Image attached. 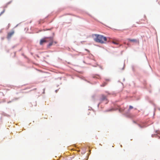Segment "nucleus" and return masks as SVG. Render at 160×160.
I'll return each instance as SVG.
<instances>
[{
  "label": "nucleus",
  "mask_w": 160,
  "mask_h": 160,
  "mask_svg": "<svg viewBox=\"0 0 160 160\" xmlns=\"http://www.w3.org/2000/svg\"><path fill=\"white\" fill-rule=\"evenodd\" d=\"M159 132V131H156V133H157V134H159V132Z\"/></svg>",
  "instance_id": "5701e85b"
},
{
  "label": "nucleus",
  "mask_w": 160,
  "mask_h": 160,
  "mask_svg": "<svg viewBox=\"0 0 160 160\" xmlns=\"http://www.w3.org/2000/svg\"><path fill=\"white\" fill-rule=\"evenodd\" d=\"M113 43H114V44H116V45H119V47H120V46H122V44H119V42L118 41H114V42H113Z\"/></svg>",
  "instance_id": "6e6552de"
},
{
  "label": "nucleus",
  "mask_w": 160,
  "mask_h": 160,
  "mask_svg": "<svg viewBox=\"0 0 160 160\" xmlns=\"http://www.w3.org/2000/svg\"><path fill=\"white\" fill-rule=\"evenodd\" d=\"M113 110V109H108V110L106 111V112H109V111H112Z\"/></svg>",
  "instance_id": "a211bd4d"
},
{
  "label": "nucleus",
  "mask_w": 160,
  "mask_h": 160,
  "mask_svg": "<svg viewBox=\"0 0 160 160\" xmlns=\"http://www.w3.org/2000/svg\"><path fill=\"white\" fill-rule=\"evenodd\" d=\"M44 93V91H43V93Z\"/></svg>",
  "instance_id": "c9c22d12"
},
{
  "label": "nucleus",
  "mask_w": 160,
  "mask_h": 160,
  "mask_svg": "<svg viewBox=\"0 0 160 160\" xmlns=\"http://www.w3.org/2000/svg\"><path fill=\"white\" fill-rule=\"evenodd\" d=\"M85 50L87 51H88V52H89V51L87 49H85Z\"/></svg>",
  "instance_id": "b1692460"
},
{
  "label": "nucleus",
  "mask_w": 160,
  "mask_h": 160,
  "mask_svg": "<svg viewBox=\"0 0 160 160\" xmlns=\"http://www.w3.org/2000/svg\"><path fill=\"white\" fill-rule=\"evenodd\" d=\"M16 100V98H14L12 100L9 101V102H8V103H11L12 102H13L14 100Z\"/></svg>",
  "instance_id": "ddd939ff"
},
{
  "label": "nucleus",
  "mask_w": 160,
  "mask_h": 160,
  "mask_svg": "<svg viewBox=\"0 0 160 160\" xmlns=\"http://www.w3.org/2000/svg\"><path fill=\"white\" fill-rule=\"evenodd\" d=\"M102 40L103 41H108V38L106 37H104L102 35Z\"/></svg>",
  "instance_id": "1a4fd4ad"
},
{
  "label": "nucleus",
  "mask_w": 160,
  "mask_h": 160,
  "mask_svg": "<svg viewBox=\"0 0 160 160\" xmlns=\"http://www.w3.org/2000/svg\"><path fill=\"white\" fill-rule=\"evenodd\" d=\"M118 108L117 109H118L119 111L120 112H122L123 111V110L121 108H119V106H118Z\"/></svg>",
  "instance_id": "9b49d317"
},
{
  "label": "nucleus",
  "mask_w": 160,
  "mask_h": 160,
  "mask_svg": "<svg viewBox=\"0 0 160 160\" xmlns=\"http://www.w3.org/2000/svg\"><path fill=\"white\" fill-rule=\"evenodd\" d=\"M5 9H4V10H3V11H2V12H1V13H0V16L1 15H2V14H3V13H4V12H5Z\"/></svg>",
  "instance_id": "dca6fc26"
},
{
  "label": "nucleus",
  "mask_w": 160,
  "mask_h": 160,
  "mask_svg": "<svg viewBox=\"0 0 160 160\" xmlns=\"http://www.w3.org/2000/svg\"><path fill=\"white\" fill-rule=\"evenodd\" d=\"M154 136L158 137V136L157 135H155V134H152V137H153Z\"/></svg>",
  "instance_id": "aec40b11"
},
{
  "label": "nucleus",
  "mask_w": 160,
  "mask_h": 160,
  "mask_svg": "<svg viewBox=\"0 0 160 160\" xmlns=\"http://www.w3.org/2000/svg\"><path fill=\"white\" fill-rule=\"evenodd\" d=\"M128 40L129 41L131 42H135L137 41V40L136 39H131L130 38H128Z\"/></svg>",
  "instance_id": "0eeeda50"
},
{
  "label": "nucleus",
  "mask_w": 160,
  "mask_h": 160,
  "mask_svg": "<svg viewBox=\"0 0 160 160\" xmlns=\"http://www.w3.org/2000/svg\"><path fill=\"white\" fill-rule=\"evenodd\" d=\"M51 29H48V30H50Z\"/></svg>",
  "instance_id": "72a5a7b5"
},
{
  "label": "nucleus",
  "mask_w": 160,
  "mask_h": 160,
  "mask_svg": "<svg viewBox=\"0 0 160 160\" xmlns=\"http://www.w3.org/2000/svg\"><path fill=\"white\" fill-rule=\"evenodd\" d=\"M108 102H106V104H107Z\"/></svg>",
  "instance_id": "f704fd0d"
},
{
  "label": "nucleus",
  "mask_w": 160,
  "mask_h": 160,
  "mask_svg": "<svg viewBox=\"0 0 160 160\" xmlns=\"http://www.w3.org/2000/svg\"><path fill=\"white\" fill-rule=\"evenodd\" d=\"M100 104V103H99L98 104V107H99V104Z\"/></svg>",
  "instance_id": "7c9ffc66"
},
{
  "label": "nucleus",
  "mask_w": 160,
  "mask_h": 160,
  "mask_svg": "<svg viewBox=\"0 0 160 160\" xmlns=\"http://www.w3.org/2000/svg\"><path fill=\"white\" fill-rule=\"evenodd\" d=\"M12 2V1L11 0L10 1H9V2H8L7 3V4H6V7H7V6H8V5L9 4H10Z\"/></svg>",
  "instance_id": "4468645a"
},
{
  "label": "nucleus",
  "mask_w": 160,
  "mask_h": 160,
  "mask_svg": "<svg viewBox=\"0 0 160 160\" xmlns=\"http://www.w3.org/2000/svg\"><path fill=\"white\" fill-rule=\"evenodd\" d=\"M94 36H95V38H94V40L96 42H99L101 43H105L104 41L102 40V35L97 34L92 35V37H94Z\"/></svg>",
  "instance_id": "f257e3e1"
},
{
  "label": "nucleus",
  "mask_w": 160,
  "mask_h": 160,
  "mask_svg": "<svg viewBox=\"0 0 160 160\" xmlns=\"http://www.w3.org/2000/svg\"><path fill=\"white\" fill-rule=\"evenodd\" d=\"M44 22V20H40L39 21V24H41L42 23H43Z\"/></svg>",
  "instance_id": "2eb2a0df"
},
{
  "label": "nucleus",
  "mask_w": 160,
  "mask_h": 160,
  "mask_svg": "<svg viewBox=\"0 0 160 160\" xmlns=\"http://www.w3.org/2000/svg\"><path fill=\"white\" fill-rule=\"evenodd\" d=\"M95 96V95H92V100H93V101H94V98Z\"/></svg>",
  "instance_id": "6ab92c4d"
},
{
  "label": "nucleus",
  "mask_w": 160,
  "mask_h": 160,
  "mask_svg": "<svg viewBox=\"0 0 160 160\" xmlns=\"http://www.w3.org/2000/svg\"><path fill=\"white\" fill-rule=\"evenodd\" d=\"M50 42L47 45V48H49L50 46L52 45L53 43V38L52 37V40L49 41Z\"/></svg>",
  "instance_id": "39448f33"
},
{
  "label": "nucleus",
  "mask_w": 160,
  "mask_h": 160,
  "mask_svg": "<svg viewBox=\"0 0 160 160\" xmlns=\"http://www.w3.org/2000/svg\"><path fill=\"white\" fill-rule=\"evenodd\" d=\"M159 138H160V137H159Z\"/></svg>",
  "instance_id": "4c0bfd02"
},
{
  "label": "nucleus",
  "mask_w": 160,
  "mask_h": 160,
  "mask_svg": "<svg viewBox=\"0 0 160 160\" xmlns=\"http://www.w3.org/2000/svg\"><path fill=\"white\" fill-rule=\"evenodd\" d=\"M99 67H100V68L102 69V67L101 66H99Z\"/></svg>",
  "instance_id": "cd10ccee"
},
{
  "label": "nucleus",
  "mask_w": 160,
  "mask_h": 160,
  "mask_svg": "<svg viewBox=\"0 0 160 160\" xmlns=\"http://www.w3.org/2000/svg\"><path fill=\"white\" fill-rule=\"evenodd\" d=\"M5 9H4V10H3V11H2V12H1V13H0V16L1 15H2V14H3V13H4V12H5Z\"/></svg>",
  "instance_id": "f3484780"
},
{
  "label": "nucleus",
  "mask_w": 160,
  "mask_h": 160,
  "mask_svg": "<svg viewBox=\"0 0 160 160\" xmlns=\"http://www.w3.org/2000/svg\"><path fill=\"white\" fill-rule=\"evenodd\" d=\"M52 37H46L41 39L40 42V45H42L44 43L47 42L49 41L52 40Z\"/></svg>",
  "instance_id": "f03ea898"
},
{
  "label": "nucleus",
  "mask_w": 160,
  "mask_h": 160,
  "mask_svg": "<svg viewBox=\"0 0 160 160\" xmlns=\"http://www.w3.org/2000/svg\"><path fill=\"white\" fill-rule=\"evenodd\" d=\"M100 99L101 101H107V99L106 98V96L103 95H102Z\"/></svg>",
  "instance_id": "423d86ee"
},
{
  "label": "nucleus",
  "mask_w": 160,
  "mask_h": 160,
  "mask_svg": "<svg viewBox=\"0 0 160 160\" xmlns=\"http://www.w3.org/2000/svg\"><path fill=\"white\" fill-rule=\"evenodd\" d=\"M106 80L107 81H109V80L108 79H106Z\"/></svg>",
  "instance_id": "c756f323"
},
{
  "label": "nucleus",
  "mask_w": 160,
  "mask_h": 160,
  "mask_svg": "<svg viewBox=\"0 0 160 160\" xmlns=\"http://www.w3.org/2000/svg\"><path fill=\"white\" fill-rule=\"evenodd\" d=\"M124 80H125V79H124H124H123V80L124 81Z\"/></svg>",
  "instance_id": "e433bc0d"
},
{
  "label": "nucleus",
  "mask_w": 160,
  "mask_h": 160,
  "mask_svg": "<svg viewBox=\"0 0 160 160\" xmlns=\"http://www.w3.org/2000/svg\"><path fill=\"white\" fill-rule=\"evenodd\" d=\"M55 42V43H57V42Z\"/></svg>",
  "instance_id": "2f4dec72"
},
{
  "label": "nucleus",
  "mask_w": 160,
  "mask_h": 160,
  "mask_svg": "<svg viewBox=\"0 0 160 160\" xmlns=\"http://www.w3.org/2000/svg\"><path fill=\"white\" fill-rule=\"evenodd\" d=\"M107 84V83L105 82H104L102 84L100 85L101 87H104Z\"/></svg>",
  "instance_id": "f8f14e48"
},
{
  "label": "nucleus",
  "mask_w": 160,
  "mask_h": 160,
  "mask_svg": "<svg viewBox=\"0 0 160 160\" xmlns=\"http://www.w3.org/2000/svg\"><path fill=\"white\" fill-rule=\"evenodd\" d=\"M14 31H12L11 32H9L8 33V36H7V38L8 39H10L11 36L14 34Z\"/></svg>",
  "instance_id": "7ed1b4c3"
},
{
  "label": "nucleus",
  "mask_w": 160,
  "mask_h": 160,
  "mask_svg": "<svg viewBox=\"0 0 160 160\" xmlns=\"http://www.w3.org/2000/svg\"><path fill=\"white\" fill-rule=\"evenodd\" d=\"M50 52H52V51H50Z\"/></svg>",
  "instance_id": "473e14b6"
},
{
  "label": "nucleus",
  "mask_w": 160,
  "mask_h": 160,
  "mask_svg": "<svg viewBox=\"0 0 160 160\" xmlns=\"http://www.w3.org/2000/svg\"><path fill=\"white\" fill-rule=\"evenodd\" d=\"M133 107L132 106H130L129 107V109H131L133 108Z\"/></svg>",
  "instance_id": "412c9836"
},
{
  "label": "nucleus",
  "mask_w": 160,
  "mask_h": 160,
  "mask_svg": "<svg viewBox=\"0 0 160 160\" xmlns=\"http://www.w3.org/2000/svg\"><path fill=\"white\" fill-rule=\"evenodd\" d=\"M138 125L141 128H144L147 127L146 124L143 122H142L140 124H138Z\"/></svg>",
  "instance_id": "20e7f679"
},
{
  "label": "nucleus",
  "mask_w": 160,
  "mask_h": 160,
  "mask_svg": "<svg viewBox=\"0 0 160 160\" xmlns=\"http://www.w3.org/2000/svg\"><path fill=\"white\" fill-rule=\"evenodd\" d=\"M58 89L56 90H55L56 92H58Z\"/></svg>",
  "instance_id": "393cba45"
},
{
  "label": "nucleus",
  "mask_w": 160,
  "mask_h": 160,
  "mask_svg": "<svg viewBox=\"0 0 160 160\" xmlns=\"http://www.w3.org/2000/svg\"><path fill=\"white\" fill-rule=\"evenodd\" d=\"M124 44H126V42H124ZM127 45L128 46H129L130 45V44L129 43H127Z\"/></svg>",
  "instance_id": "4be33fe9"
},
{
  "label": "nucleus",
  "mask_w": 160,
  "mask_h": 160,
  "mask_svg": "<svg viewBox=\"0 0 160 160\" xmlns=\"http://www.w3.org/2000/svg\"><path fill=\"white\" fill-rule=\"evenodd\" d=\"M156 109V108L155 107V108H154V110H155Z\"/></svg>",
  "instance_id": "c85d7f7f"
},
{
  "label": "nucleus",
  "mask_w": 160,
  "mask_h": 160,
  "mask_svg": "<svg viewBox=\"0 0 160 160\" xmlns=\"http://www.w3.org/2000/svg\"><path fill=\"white\" fill-rule=\"evenodd\" d=\"M93 78H96L99 79L100 78V76L99 75L97 74L95 75H93Z\"/></svg>",
  "instance_id": "9d476101"
},
{
  "label": "nucleus",
  "mask_w": 160,
  "mask_h": 160,
  "mask_svg": "<svg viewBox=\"0 0 160 160\" xmlns=\"http://www.w3.org/2000/svg\"><path fill=\"white\" fill-rule=\"evenodd\" d=\"M124 66H125V64H124V67H123L122 68V70H124Z\"/></svg>",
  "instance_id": "a878e982"
},
{
  "label": "nucleus",
  "mask_w": 160,
  "mask_h": 160,
  "mask_svg": "<svg viewBox=\"0 0 160 160\" xmlns=\"http://www.w3.org/2000/svg\"><path fill=\"white\" fill-rule=\"evenodd\" d=\"M158 109L160 111V108H158Z\"/></svg>",
  "instance_id": "bb28decb"
}]
</instances>
